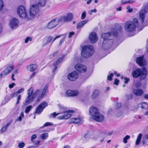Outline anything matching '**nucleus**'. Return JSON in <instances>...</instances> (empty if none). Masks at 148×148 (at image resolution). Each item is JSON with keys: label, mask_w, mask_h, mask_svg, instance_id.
Listing matches in <instances>:
<instances>
[{"label": "nucleus", "mask_w": 148, "mask_h": 148, "mask_svg": "<svg viewBox=\"0 0 148 148\" xmlns=\"http://www.w3.org/2000/svg\"><path fill=\"white\" fill-rule=\"evenodd\" d=\"M122 28L121 25L119 24H116L115 26L114 29H112L111 30V32H109L106 33H103L102 34V38L103 40H109L112 39L111 38L112 35L113 36H116L118 34V32H121Z\"/></svg>", "instance_id": "nucleus-1"}, {"label": "nucleus", "mask_w": 148, "mask_h": 148, "mask_svg": "<svg viewBox=\"0 0 148 148\" xmlns=\"http://www.w3.org/2000/svg\"><path fill=\"white\" fill-rule=\"evenodd\" d=\"M132 77L135 78L140 76V80L144 79L147 75V71L146 69L143 68L141 70L140 68H138L133 71L132 73Z\"/></svg>", "instance_id": "nucleus-2"}, {"label": "nucleus", "mask_w": 148, "mask_h": 148, "mask_svg": "<svg viewBox=\"0 0 148 148\" xmlns=\"http://www.w3.org/2000/svg\"><path fill=\"white\" fill-rule=\"evenodd\" d=\"M94 52L93 47L91 45H84L81 51L82 56L84 58H88L92 55Z\"/></svg>", "instance_id": "nucleus-3"}, {"label": "nucleus", "mask_w": 148, "mask_h": 148, "mask_svg": "<svg viewBox=\"0 0 148 148\" xmlns=\"http://www.w3.org/2000/svg\"><path fill=\"white\" fill-rule=\"evenodd\" d=\"M33 90L34 89L32 87H31L28 90L27 92V96L25 102L23 103V106H26L34 101V99L35 97L32 95Z\"/></svg>", "instance_id": "nucleus-4"}, {"label": "nucleus", "mask_w": 148, "mask_h": 148, "mask_svg": "<svg viewBox=\"0 0 148 148\" xmlns=\"http://www.w3.org/2000/svg\"><path fill=\"white\" fill-rule=\"evenodd\" d=\"M148 12V3H144L142 7V9L139 13V19L142 23H143L145 19L146 13Z\"/></svg>", "instance_id": "nucleus-5"}, {"label": "nucleus", "mask_w": 148, "mask_h": 148, "mask_svg": "<svg viewBox=\"0 0 148 148\" xmlns=\"http://www.w3.org/2000/svg\"><path fill=\"white\" fill-rule=\"evenodd\" d=\"M136 25L133 22L131 21L126 22L125 25V28L126 31L130 33L135 31L136 29Z\"/></svg>", "instance_id": "nucleus-6"}, {"label": "nucleus", "mask_w": 148, "mask_h": 148, "mask_svg": "<svg viewBox=\"0 0 148 148\" xmlns=\"http://www.w3.org/2000/svg\"><path fill=\"white\" fill-rule=\"evenodd\" d=\"M17 12L19 16L22 18H26L28 20L31 19L27 16V14L25 8L23 6H19L17 10Z\"/></svg>", "instance_id": "nucleus-7"}, {"label": "nucleus", "mask_w": 148, "mask_h": 148, "mask_svg": "<svg viewBox=\"0 0 148 148\" xmlns=\"http://www.w3.org/2000/svg\"><path fill=\"white\" fill-rule=\"evenodd\" d=\"M39 9L38 7L35 5H32L30 7L29 14L30 17L33 18L38 13Z\"/></svg>", "instance_id": "nucleus-8"}, {"label": "nucleus", "mask_w": 148, "mask_h": 148, "mask_svg": "<svg viewBox=\"0 0 148 148\" xmlns=\"http://www.w3.org/2000/svg\"><path fill=\"white\" fill-rule=\"evenodd\" d=\"M19 22L15 18L11 19L9 23V25L10 28L13 29H17L18 26Z\"/></svg>", "instance_id": "nucleus-9"}, {"label": "nucleus", "mask_w": 148, "mask_h": 148, "mask_svg": "<svg viewBox=\"0 0 148 148\" xmlns=\"http://www.w3.org/2000/svg\"><path fill=\"white\" fill-rule=\"evenodd\" d=\"M60 22L59 18L53 19L48 23L47 27L49 29H52L58 25Z\"/></svg>", "instance_id": "nucleus-10"}, {"label": "nucleus", "mask_w": 148, "mask_h": 148, "mask_svg": "<svg viewBox=\"0 0 148 148\" xmlns=\"http://www.w3.org/2000/svg\"><path fill=\"white\" fill-rule=\"evenodd\" d=\"M14 68V66L13 65H8L5 70L3 71L0 74V78H1L3 76L4 77L8 75L11 72Z\"/></svg>", "instance_id": "nucleus-11"}, {"label": "nucleus", "mask_w": 148, "mask_h": 148, "mask_svg": "<svg viewBox=\"0 0 148 148\" xmlns=\"http://www.w3.org/2000/svg\"><path fill=\"white\" fill-rule=\"evenodd\" d=\"M14 68V66L13 65H8L5 70L3 71L0 74V78H1L3 76L4 77L8 75L11 72Z\"/></svg>", "instance_id": "nucleus-12"}, {"label": "nucleus", "mask_w": 148, "mask_h": 148, "mask_svg": "<svg viewBox=\"0 0 148 148\" xmlns=\"http://www.w3.org/2000/svg\"><path fill=\"white\" fill-rule=\"evenodd\" d=\"M113 42L114 41L113 39L103 40L102 45V48L105 50L108 49L111 47L113 43Z\"/></svg>", "instance_id": "nucleus-13"}, {"label": "nucleus", "mask_w": 148, "mask_h": 148, "mask_svg": "<svg viewBox=\"0 0 148 148\" xmlns=\"http://www.w3.org/2000/svg\"><path fill=\"white\" fill-rule=\"evenodd\" d=\"M48 105V104L47 102L45 101L42 102L37 107L35 113L40 114L43 111L44 108L47 106Z\"/></svg>", "instance_id": "nucleus-14"}, {"label": "nucleus", "mask_w": 148, "mask_h": 148, "mask_svg": "<svg viewBox=\"0 0 148 148\" xmlns=\"http://www.w3.org/2000/svg\"><path fill=\"white\" fill-rule=\"evenodd\" d=\"M61 22H66L71 21L73 19V14L71 12L68 13L67 16H63L59 18Z\"/></svg>", "instance_id": "nucleus-15"}, {"label": "nucleus", "mask_w": 148, "mask_h": 148, "mask_svg": "<svg viewBox=\"0 0 148 148\" xmlns=\"http://www.w3.org/2000/svg\"><path fill=\"white\" fill-rule=\"evenodd\" d=\"M74 112V111L73 110L65 111L64 112L65 114L62 116H59L58 118L60 119H67L71 116V114L70 113H73Z\"/></svg>", "instance_id": "nucleus-16"}, {"label": "nucleus", "mask_w": 148, "mask_h": 148, "mask_svg": "<svg viewBox=\"0 0 148 148\" xmlns=\"http://www.w3.org/2000/svg\"><path fill=\"white\" fill-rule=\"evenodd\" d=\"M78 77L77 73L76 71H74L69 73L68 75L67 78L70 81H74L77 79Z\"/></svg>", "instance_id": "nucleus-17"}, {"label": "nucleus", "mask_w": 148, "mask_h": 148, "mask_svg": "<svg viewBox=\"0 0 148 148\" xmlns=\"http://www.w3.org/2000/svg\"><path fill=\"white\" fill-rule=\"evenodd\" d=\"M75 67L77 71L81 73L85 72L87 69L86 66L81 64H76L75 66Z\"/></svg>", "instance_id": "nucleus-18"}, {"label": "nucleus", "mask_w": 148, "mask_h": 148, "mask_svg": "<svg viewBox=\"0 0 148 148\" xmlns=\"http://www.w3.org/2000/svg\"><path fill=\"white\" fill-rule=\"evenodd\" d=\"M89 38L90 42L92 43L96 42L98 40L97 34L95 32H92L90 33Z\"/></svg>", "instance_id": "nucleus-19"}, {"label": "nucleus", "mask_w": 148, "mask_h": 148, "mask_svg": "<svg viewBox=\"0 0 148 148\" xmlns=\"http://www.w3.org/2000/svg\"><path fill=\"white\" fill-rule=\"evenodd\" d=\"M89 112L92 117L93 119L94 116H95L96 115L99 113L98 109L96 107H92L90 108L89 109Z\"/></svg>", "instance_id": "nucleus-20"}, {"label": "nucleus", "mask_w": 148, "mask_h": 148, "mask_svg": "<svg viewBox=\"0 0 148 148\" xmlns=\"http://www.w3.org/2000/svg\"><path fill=\"white\" fill-rule=\"evenodd\" d=\"M92 119L97 121L102 122L104 121V116L99 112L95 116H94Z\"/></svg>", "instance_id": "nucleus-21"}, {"label": "nucleus", "mask_w": 148, "mask_h": 148, "mask_svg": "<svg viewBox=\"0 0 148 148\" xmlns=\"http://www.w3.org/2000/svg\"><path fill=\"white\" fill-rule=\"evenodd\" d=\"M79 94V92L77 90H68L66 92V95L68 97H73L77 96Z\"/></svg>", "instance_id": "nucleus-22"}, {"label": "nucleus", "mask_w": 148, "mask_h": 148, "mask_svg": "<svg viewBox=\"0 0 148 148\" xmlns=\"http://www.w3.org/2000/svg\"><path fill=\"white\" fill-rule=\"evenodd\" d=\"M133 92L134 95L138 96H141L144 93L143 90L140 89H133Z\"/></svg>", "instance_id": "nucleus-23"}, {"label": "nucleus", "mask_w": 148, "mask_h": 148, "mask_svg": "<svg viewBox=\"0 0 148 148\" xmlns=\"http://www.w3.org/2000/svg\"><path fill=\"white\" fill-rule=\"evenodd\" d=\"M136 62L140 66H143L144 64V56H142L137 57L136 59Z\"/></svg>", "instance_id": "nucleus-24"}, {"label": "nucleus", "mask_w": 148, "mask_h": 148, "mask_svg": "<svg viewBox=\"0 0 148 148\" xmlns=\"http://www.w3.org/2000/svg\"><path fill=\"white\" fill-rule=\"evenodd\" d=\"M62 58H60L58 60L57 62L53 63V66L54 67V69L52 70V73L54 72L56 70L57 68V65L62 61Z\"/></svg>", "instance_id": "nucleus-25"}, {"label": "nucleus", "mask_w": 148, "mask_h": 148, "mask_svg": "<svg viewBox=\"0 0 148 148\" xmlns=\"http://www.w3.org/2000/svg\"><path fill=\"white\" fill-rule=\"evenodd\" d=\"M81 122V120L79 118H73L70 119L69 123L78 124L80 123Z\"/></svg>", "instance_id": "nucleus-26"}, {"label": "nucleus", "mask_w": 148, "mask_h": 148, "mask_svg": "<svg viewBox=\"0 0 148 148\" xmlns=\"http://www.w3.org/2000/svg\"><path fill=\"white\" fill-rule=\"evenodd\" d=\"M12 121L8 123L5 126L3 127L0 130V133L2 134L5 132L7 129L8 126L10 125Z\"/></svg>", "instance_id": "nucleus-27"}, {"label": "nucleus", "mask_w": 148, "mask_h": 148, "mask_svg": "<svg viewBox=\"0 0 148 148\" xmlns=\"http://www.w3.org/2000/svg\"><path fill=\"white\" fill-rule=\"evenodd\" d=\"M88 21V20H86L80 21L77 24L76 26L77 29H78L81 27H83L85 24L87 23Z\"/></svg>", "instance_id": "nucleus-28"}, {"label": "nucleus", "mask_w": 148, "mask_h": 148, "mask_svg": "<svg viewBox=\"0 0 148 148\" xmlns=\"http://www.w3.org/2000/svg\"><path fill=\"white\" fill-rule=\"evenodd\" d=\"M38 67V65L36 64L31 65L29 66V70L30 71L35 70Z\"/></svg>", "instance_id": "nucleus-29"}, {"label": "nucleus", "mask_w": 148, "mask_h": 148, "mask_svg": "<svg viewBox=\"0 0 148 148\" xmlns=\"http://www.w3.org/2000/svg\"><path fill=\"white\" fill-rule=\"evenodd\" d=\"M46 3L45 0H38L37 5L38 6H44L45 5Z\"/></svg>", "instance_id": "nucleus-30"}, {"label": "nucleus", "mask_w": 148, "mask_h": 148, "mask_svg": "<svg viewBox=\"0 0 148 148\" xmlns=\"http://www.w3.org/2000/svg\"><path fill=\"white\" fill-rule=\"evenodd\" d=\"M148 134L144 136L143 138L142 143L143 145L146 144L148 142Z\"/></svg>", "instance_id": "nucleus-31"}, {"label": "nucleus", "mask_w": 148, "mask_h": 148, "mask_svg": "<svg viewBox=\"0 0 148 148\" xmlns=\"http://www.w3.org/2000/svg\"><path fill=\"white\" fill-rule=\"evenodd\" d=\"M99 93V91L97 90H95L94 92H93L92 95L91 97L92 99L95 98L97 96Z\"/></svg>", "instance_id": "nucleus-32"}, {"label": "nucleus", "mask_w": 148, "mask_h": 148, "mask_svg": "<svg viewBox=\"0 0 148 148\" xmlns=\"http://www.w3.org/2000/svg\"><path fill=\"white\" fill-rule=\"evenodd\" d=\"M107 136L106 135L103 133H102L99 134L98 136V137L99 138H101L100 140V142H102L104 139Z\"/></svg>", "instance_id": "nucleus-33"}, {"label": "nucleus", "mask_w": 148, "mask_h": 148, "mask_svg": "<svg viewBox=\"0 0 148 148\" xmlns=\"http://www.w3.org/2000/svg\"><path fill=\"white\" fill-rule=\"evenodd\" d=\"M142 134H140L138 135V138L136 142V145H139L140 142V141Z\"/></svg>", "instance_id": "nucleus-34"}, {"label": "nucleus", "mask_w": 148, "mask_h": 148, "mask_svg": "<svg viewBox=\"0 0 148 148\" xmlns=\"http://www.w3.org/2000/svg\"><path fill=\"white\" fill-rule=\"evenodd\" d=\"M135 2V1L130 0H122L121 1V3L122 4H125L127 3H132Z\"/></svg>", "instance_id": "nucleus-35"}, {"label": "nucleus", "mask_w": 148, "mask_h": 148, "mask_svg": "<svg viewBox=\"0 0 148 148\" xmlns=\"http://www.w3.org/2000/svg\"><path fill=\"white\" fill-rule=\"evenodd\" d=\"M48 137V134L47 133H44L41 134L40 137L42 139H46Z\"/></svg>", "instance_id": "nucleus-36"}, {"label": "nucleus", "mask_w": 148, "mask_h": 148, "mask_svg": "<svg viewBox=\"0 0 148 148\" xmlns=\"http://www.w3.org/2000/svg\"><path fill=\"white\" fill-rule=\"evenodd\" d=\"M141 108L146 110L147 109H148V105L146 103L143 102L141 104Z\"/></svg>", "instance_id": "nucleus-37"}, {"label": "nucleus", "mask_w": 148, "mask_h": 148, "mask_svg": "<svg viewBox=\"0 0 148 148\" xmlns=\"http://www.w3.org/2000/svg\"><path fill=\"white\" fill-rule=\"evenodd\" d=\"M24 117V115L23 113H21L20 114V116L18 118L16 119V121H21L22 119Z\"/></svg>", "instance_id": "nucleus-38"}, {"label": "nucleus", "mask_w": 148, "mask_h": 148, "mask_svg": "<svg viewBox=\"0 0 148 148\" xmlns=\"http://www.w3.org/2000/svg\"><path fill=\"white\" fill-rule=\"evenodd\" d=\"M32 107L31 105H29L27 106L25 110V112L26 113H28L29 112L30 110L32 108Z\"/></svg>", "instance_id": "nucleus-39"}, {"label": "nucleus", "mask_w": 148, "mask_h": 148, "mask_svg": "<svg viewBox=\"0 0 148 148\" xmlns=\"http://www.w3.org/2000/svg\"><path fill=\"white\" fill-rule=\"evenodd\" d=\"M130 136L129 135H126L125 137L123 138V142L124 143H127V140L130 139Z\"/></svg>", "instance_id": "nucleus-40"}, {"label": "nucleus", "mask_w": 148, "mask_h": 148, "mask_svg": "<svg viewBox=\"0 0 148 148\" xmlns=\"http://www.w3.org/2000/svg\"><path fill=\"white\" fill-rule=\"evenodd\" d=\"M141 85V83L139 81H137L134 83V86L136 88H137L140 87Z\"/></svg>", "instance_id": "nucleus-41"}, {"label": "nucleus", "mask_w": 148, "mask_h": 148, "mask_svg": "<svg viewBox=\"0 0 148 148\" xmlns=\"http://www.w3.org/2000/svg\"><path fill=\"white\" fill-rule=\"evenodd\" d=\"M52 37L51 36H49L47 38V41L45 44V45H46L47 44H49L52 40Z\"/></svg>", "instance_id": "nucleus-42"}, {"label": "nucleus", "mask_w": 148, "mask_h": 148, "mask_svg": "<svg viewBox=\"0 0 148 148\" xmlns=\"http://www.w3.org/2000/svg\"><path fill=\"white\" fill-rule=\"evenodd\" d=\"M86 16V12L85 11H84L82 13L81 15V18L82 20L84 19Z\"/></svg>", "instance_id": "nucleus-43"}, {"label": "nucleus", "mask_w": 148, "mask_h": 148, "mask_svg": "<svg viewBox=\"0 0 148 148\" xmlns=\"http://www.w3.org/2000/svg\"><path fill=\"white\" fill-rule=\"evenodd\" d=\"M47 88V86L46 85L44 87L43 90L42 91V94L41 95H42V96H44V95L46 93V90Z\"/></svg>", "instance_id": "nucleus-44"}, {"label": "nucleus", "mask_w": 148, "mask_h": 148, "mask_svg": "<svg viewBox=\"0 0 148 148\" xmlns=\"http://www.w3.org/2000/svg\"><path fill=\"white\" fill-rule=\"evenodd\" d=\"M21 95H19L17 97L16 99V104H18L20 103V101L21 99Z\"/></svg>", "instance_id": "nucleus-45"}, {"label": "nucleus", "mask_w": 148, "mask_h": 148, "mask_svg": "<svg viewBox=\"0 0 148 148\" xmlns=\"http://www.w3.org/2000/svg\"><path fill=\"white\" fill-rule=\"evenodd\" d=\"M37 137V135L36 134H34L32 135L31 138V139L33 143H34V139L36 138Z\"/></svg>", "instance_id": "nucleus-46"}, {"label": "nucleus", "mask_w": 148, "mask_h": 148, "mask_svg": "<svg viewBox=\"0 0 148 148\" xmlns=\"http://www.w3.org/2000/svg\"><path fill=\"white\" fill-rule=\"evenodd\" d=\"M25 145V144L24 143H20L18 144V146L19 148H23Z\"/></svg>", "instance_id": "nucleus-47"}, {"label": "nucleus", "mask_w": 148, "mask_h": 148, "mask_svg": "<svg viewBox=\"0 0 148 148\" xmlns=\"http://www.w3.org/2000/svg\"><path fill=\"white\" fill-rule=\"evenodd\" d=\"M113 76V74L111 73L110 75H108L107 77L108 79L110 81H112V77Z\"/></svg>", "instance_id": "nucleus-48"}, {"label": "nucleus", "mask_w": 148, "mask_h": 148, "mask_svg": "<svg viewBox=\"0 0 148 148\" xmlns=\"http://www.w3.org/2000/svg\"><path fill=\"white\" fill-rule=\"evenodd\" d=\"M53 125V124L50 122H47L45 123L43 125L42 127H47L48 126L51 125Z\"/></svg>", "instance_id": "nucleus-49"}, {"label": "nucleus", "mask_w": 148, "mask_h": 148, "mask_svg": "<svg viewBox=\"0 0 148 148\" xmlns=\"http://www.w3.org/2000/svg\"><path fill=\"white\" fill-rule=\"evenodd\" d=\"M40 90L38 89L36 90L34 93L33 92L32 95L35 97H36L37 95L40 92Z\"/></svg>", "instance_id": "nucleus-50"}, {"label": "nucleus", "mask_w": 148, "mask_h": 148, "mask_svg": "<svg viewBox=\"0 0 148 148\" xmlns=\"http://www.w3.org/2000/svg\"><path fill=\"white\" fill-rule=\"evenodd\" d=\"M32 40V38L31 37H28L25 39V42L26 43H27L29 41H31Z\"/></svg>", "instance_id": "nucleus-51"}, {"label": "nucleus", "mask_w": 148, "mask_h": 148, "mask_svg": "<svg viewBox=\"0 0 148 148\" xmlns=\"http://www.w3.org/2000/svg\"><path fill=\"white\" fill-rule=\"evenodd\" d=\"M3 3L2 0H0V11H1L3 7Z\"/></svg>", "instance_id": "nucleus-52"}, {"label": "nucleus", "mask_w": 148, "mask_h": 148, "mask_svg": "<svg viewBox=\"0 0 148 148\" xmlns=\"http://www.w3.org/2000/svg\"><path fill=\"white\" fill-rule=\"evenodd\" d=\"M17 95L16 93V92H14L12 93L10 95V98L12 99L15 96H17Z\"/></svg>", "instance_id": "nucleus-53"}, {"label": "nucleus", "mask_w": 148, "mask_h": 148, "mask_svg": "<svg viewBox=\"0 0 148 148\" xmlns=\"http://www.w3.org/2000/svg\"><path fill=\"white\" fill-rule=\"evenodd\" d=\"M58 114L59 113L56 114L55 112H54L51 114L50 117L53 118H55Z\"/></svg>", "instance_id": "nucleus-54"}, {"label": "nucleus", "mask_w": 148, "mask_h": 148, "mask_svg": "<svg viewBox=\"0 0 148 148\" xmlns=\"http://www.w3.org/2000/svg\"><path fill=\"white\" fill-rule=\"evenodd\" d=\"M24 90V89L23 88H22L16 92V93L18 95V94L21 93L22 92H23Z\"/></svg>", "instance_id": "nucleus-55"}, {"label": "nucleus", "mask_w": 148, "mask_h": 148, "mask_svg": "<svg viewBox=\"0 0 148 148\" xmlns=\"http://www.w3.org/2000/svg\"><path fill=\"white\" fill-rule=\"evenodd\" d=\"M75 34V32H70L69 34L68 37L69 38H71L73 35H74Z\"/></svg>", "instance_id": "nucleus-56"}, {"label": "nucleus", "mask_w": 148, "mask_h": 148, "mask_svg": "<svg viewBox=\"0 0 148 148\" xmlns=\"http://www.w3.org/2000/svg\"><path fill=\"white\" fill-rule=\"evenodd\" d=\"M132 22L136 24V27L138 25V20L136 18H134L133 20V22Z\"/></svg>", "instance_id": "nucleus-57"}, {"label": "nucleus", "mask_w": 148, "mask_h": 148, "mask_svg": "<svg viewBox=\"0 0 148 148\" xmlns=\"http://www.w3.org/2000/svg\"><path fill=\"white\" fill-rule=\"evenodd\" d=\"M124 79L125 80L124 82L125 84L128 83V82L130 80V79L129 78L125 77Z\"/></svg>", "instance_id": "nucleus-58"}, {"label": "nucleus", "mask_w": 148, "mask_h": 148, "mask_svg": "<svg viewBox=\"0 0 148 148\" xmlns=\"http://www.w3.org/2000/svg\"><path fill=\"white\" fill-rule=\"evenodd\" d=\"M127 9L128 10L127 11L129 12H131L133 11V9L130 8V6H128L127 7Z\"/></svg>", "instance_id": "nucleus-59"}, {"label": "nucleus", "mask_w": 148, "mask_h": 148, "mask_svg": "<svg viewBox=\"0 0 148 148\" xmlns=\"http://www.w3.org/2000/svg\"><path fill=\"white\" fill-rule=\"evenodd\" d=\"M65 38V37H64L61 39V40L60 41V43H59L60 45H61L62 44V42L64 40Z\"/></svg>", "instance_id": "nucleus-60"}, {"label": "nucleus", "mask_w": 148, "mask_h": 148, "mask_svg": "<svg viewBox=\"0 0 148 148\" xmlns=\"http://www.w3.org/2000/svg\"><path fill=\"white\" fill-rule=\"evenodd\" d=\"M119 80L117 79H116L114 80V84L116 85H117L119 84Z\"/></svg>", "instance_id": "nucleus-61"}, {"label": "nucleus", "mask_w": 148, "mask_h": 148, "mask_svg": "<svg viewBox=\"0 0 148 148\" xmlns=\"http://www.w3.org/2000/svg\"><path fill=\"white\" fill-rule=\"evenodd\" d=\"M15 85V84L14 83H12V84L9 85V87L10 88H12Z\"/></svg>", "instance_id": "nucleus-62"}, {"label": "nucleus", "mask_w": 148, "mask_h": 148, "mask_svg": "<svg viewBox=\"0 0 148 148\" xmlns=\"http://www.w3.org/2000/svg\"><path fill=\"white\" fill-rule=\"evenodd\" d=\"M43 97V96H42V95H40L38 98L37 99V101L38 102H39L41 100Z\"/></svg>", "instance_id": "nucleus-63"}, {"label": "nucleus", "mask_w": 148, "mask_h": 148, "mask_svg": "<svg viewBox=\"0 0 148 148\" xmlns=\"http://www.w3.org/2000/svg\"><path fill=\"white\" fill-rule=\"evenodd\" d=\"M121 104L120 103H117L116 105V107L117 108H119L121 107Z\"/></svg>", "instance_id": "nucleus-64"}]
</instances>
